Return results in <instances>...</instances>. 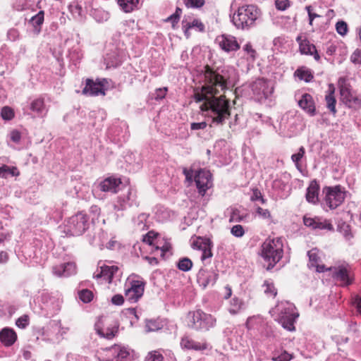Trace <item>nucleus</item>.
I'll use <instances>...</instances> for the list:
<instances>
[{"instance_id":"f257e3e1","label":"nucleus","mask_w":361,"mask_h":361,"mask_svg":"<svg viewBox=\"0 0 361 361\" xmlns=\"http://www.w3.org/2000/svg\"><path fill=\"white\" fill-rule=\"evenodd\" d=\"M204 82L201 91L195 92V98L197 102L204 101L200 109L205 112L206 116L212 118V123L222 125L231 115L229 101L226 99L224 95H216L227 89L226 80L207 66Z\"/></svg>"},{"instance_id":"f03ea898","label":"nucleus","mask_w":361,"mask_h":361,"mask_svg":"<svg viewBox=\"0 0 361 361\" xmlns=\"http://www.w3.org/2000/svg\"><path fill=\"white\" fill-rule=\"evenodd\" d=\"M261 14L257 6L253 4L243 5L233 13L231 21L237 29L247 30L255 25Z\"/></svg>"},{"instance_id":"7ed1b4c3","label":"nucleus","mask_w":361,"mask_h":361,"mask_svg":"<svg viewBox=\"0 0 361 361\" xmlns=\"http://www.w3.org/2000/svg\"><path fill=\"white\" fill-rule=\"evenodd\" d=\"M283 243L280 238L267 239L261 246V256L269 263L267 269L273 268L283 257Z\"/></svg>"},{"instance_id":"20e7f679","label":"nucleus","mask_w":361,"mask_h":361,"mask_svg":"<svg viewBox=\"0 0 361 361\" xmlns=\"http://www.w3.org/2000/svg\"><path fill=\"white\" fill-rule=\"evenodd\" d=\"M293 304L285 301L276 305L274 311L278 314V321L282 326L288 331L295 330L294 323L298 314L295 312Z\"/></svg>"},{"instance_id":"39448f33","label":"nucleus","mask_w":361,"mask_h":361,"mask_svg":"<svg viewBox=\"0 0 361 361\" xmlns=\"http://www.w3.org/2000/svg\"><path fill=\"white\" fill-rule=\"evenodd\" d=\"M88 226L87 216L82 212H78L68 218L61 229L66 235L77 236L82 235Z\"/></svg>"},{"instance_id":"423d86ee","label":"nucleus","mask_w":361,"mask_h":361,"mask_svg":"<svg viewBox=\"0 0 361 361\" xmlns=\"http://www.w3.org/2000/svg\"><path fill=\"white\" fill-rule=\"evenodd\" d=\"M188 325L195 330L208 331L216 324V319L201 310L190 312L188 314Z\"/></svg>"},{"instance_id":"0eeeda50","label":"nucleus","mask_w":361,"mask_h":361,"mask_svg":"<svg viewBox=\"0 0 361 361\" xmlns=\"http://www.w3.org/2000/svg\"><path fill=\"white\" fill-rule=\"evenodd\" d=\"M341 99L343 104L350 108L361 107V100L353 93L349 80L347 78H340L338 81Z\"/></svg>"},{"instance_id":"6e6552de","label":"nucleus","mask_w":361,"mask_h":361,"mask_svg":"<svg viewBox=\"0 0 361 361\" xmlns=\"http://www.w3.org/2000/svg\"><path fill=\"white\" fill-rule=\"evenodd\" d=\"M129 355L130 352L127 348L114 345L98 350L96 357L98 361H123Z\"/></svg>"},{"instance_id":"1a4fd4ad","label":"nucleus","mask_w":361,"mask_h":361,"mask_svg":"<svg viewBox=\"0 0 361 361\" xmlns=\"http://www.w3.org/2000/svg\"><path fill=\"white\" fill-rule=\"evenodd\" d=\"M119 276V269L117 266L114 265H102L97 268V271L93 274V278L95 279L99 283L104 282L110 283L114 278Z\"/></svg>"},{"instance_id":"9d476101","label":"nucleus","mask_w":361,"mask_h":361,"mask_svg":"<svg viewBox=\"0 0 361 361\" xmlns=\"http://www.w3.org/2000/svg\"><path fill=\"white\" fill-rule=\"evenodd\" d=\"M145 282L143 280H131L125 290V298L130 302H136L142 296Z\"/></svg>"},{"instance_id":"9b49d317","label":"nucleus","mask_w":361,"mask_h":361,"mask_svg":"<svg viewBox=\"0 0 361 361\" xmlns=\"http://www.w3.org/2000/svg\"><path fill=\"white\" fill-rule=\"evenodd\" d=\"M325 270H328L332 276L343 286H348L351 283L349 271L346 267L341 266L326 269L324 265L317 264V272H324Z\"/></svg>"},{"instance_id":"f8f14e48","label":"nucleus","mask_w":361,"mask_h":361,"mask_svg":"<svg viewBox=\"0 0 361 361\" xmlns=\"http://www.w3.org/2000/svg\"><path fill=\"white\" fill-rule=\"evenodd\" d=\"M345 199V192L341 186L327 188L325 202L330 209H335L339 206Z\"/></svg>"},{"instance_id":"ddd939ff","label":"nucleus","mask_w":361,"mask_h":361,"mask_svg":"<svg viewBox=\"0 0 361 361\" xmlns=\"http://www.w3.org/2000/svg\"><path fill=\"white\" fill-rule=\"evenodd\" d=\"M216 42L219 47L226 53L236 51L240 47L236 37L231 35H221L218 36L216 39Z\"/></svg>"},{"instance_id":"4468645a","label":"nucleus","mask_w":361,"mask_h":361,"mask_svg":"<svg viewBox=\"0 0 361 361\" xmlns=\"http://www.w3.org/2000/svg\"><path fill=\"white\" fill-rule=\"evenodd\" d=\"M195 181L202 195L212 185V175L209 171L204 169L198 171L195 176Z\"/></svg>"},{"instance_id":"2eb2a0df","label":"nucleus","mask_w":361,"mask_h":361,"mask_svg":"<svg viewBox=\"0 0 361 361\" xmlns=\"http://www.w3.org/2000/svg\"><path fill=\"white\" fill-rule=\"evenodd\" d=\"M252 90L258 99L267 98L273 92V87L264 78H259L255 81L252 85Z\"/></svg>"},{"instance_id":"dca6fc26","label":"nucleus","mask_w":361,"mask_h":361,"mask_svg":"<svg viewBox=\"0 0 361 361\" xmlns=\"http://www.w3.org/2000/svg\"><path fill=\"white\" fill-rule=\"evenodd\" d=\"M218 278V274L213 270L200 269L197 274V281L201 286L206 288L213 286Z\"/></svg>"},{"instance_id":"f3484780","label":"nucleus","mask_w":361,"mask_h":361,"mask_svg":"<svg viewBox=\"0 0 361 361\" xmlns=\"http://www.w3.org/2000/svg\"><path fill=\"white\" fill-rule=\"evenodd\" d=\"M52 272L57 277H68L76 273V266L73 262L61 264L54 266Z\"/></svg>"},{"instance_id":"a211bd4d","label":"nucleus","mask_w":361,"mask_h":361,"mask_svg":"<svg viewBox=\"0 0 361 361\" xmlns=\"http://www.w3.org/2000/svg\"><path fill=\"white\" fill-rule=\"evenodd\" d=\"M121 184V179L109 177L100 182L97 187L101 191L116 193Z\"/></svg>"},{"instance_id":"6ab92c4d","label":"nucleus","mask_w":361,"mask_h":361,"mask_svg":"<svg viewBox=\"0 0 361 361\" xmlns=\"http://www.w3.org/2000/svg\"><path fill=\"white\" fill-rule=\"evenodd\" d=\"M82 93L88 96H97L99 94H105L103 85L99 82H94L92 80L87 79L86 84L82 90Z\"/></svg>"},{"instance_id":"aec40b11","label":"nucleus","mask_w":361,"mask_h":361,"mask_svg":"<svg viewBox=\"0 0 361 361\" xmlns=\"http://www.w3.org/2000/svg\"><path fill=\"white\" fill-rule=\"evenodd\" d=\"M16 339L17 334L11 328L5 327L0 331V341L5 346L12 345Z\"/></svg>"},{"instance_id":"412c9836","label":"nucleus","mask_w":361,"mask_h":361,"mask_svg":"<svg viewBox=\"0 0 361 361\" xmlns=\"http://www.w3.org/2000/svg\"><path fill=\"white\" fill-rule=\"evenodd\" d=\"M297 41L299 43L300 51L302 54H310L314 56V58L316 59V47L310 44L308 40H307L305 37L299 36L297 37Z\"/></svg>"},{"instance_id":"4be33fe9","label":"nucleus","mask_w":361,"mask_h":361,"mask_svg":"<svg viewBox=\"0 0 361 361\" xmlns=\"http://www.w3.org/2000/svg\"><path fill=\"white\" fill-rule=\"evenodd\" d=\"M180 345L183 348L194 350H202L207 348L206 343L197 342L188 336L182 338Z\"/></svg>"},{"instance_id":"5701e85b","label":"nucleus","mask_w":361,"mask_h":361,"mask_svg":"<svg viewBox=\"0 0 361 361\" xmlns=\"http://www.w3.org/2000/svg\"><path fill=\"white\" fill-rule=\"evenodd\" d=\"M299 106L310 115L313 116L315 111L314 102L309 94H304L298 102Z\"/></svg>"},{"instance_id":"b1692460","label":"nucleus","mask_w":361,"mask_h":361,"mask_svg":"<svg viewBox=\"0 0 361 361\" xmlns=\"http://www.w3.org/2000/svg\"><path fill=\"white\" fill-rule=\"evenodd\" d=\"M30 109L39 117H44L48 111V109L44 104V99L42 98H37L32 101Z\"/></svg>"},{"instance_id":"393cba45","label":"nucleus","mask_w":361,"mask_h":361,"mask_svg":"<svg viewBox=\"0 0 361 361\" xmlns=\"http://www.w3.org/2000/svg\"><path fill=\"white\" fill-rule=\"evenodd\" d=\"M244 308V302L241 300L235 297L232 298V300L230 301V304L228 307V311L229 312L230 314L235 315L238 314Z\"/></svg>"},{"instance_id":"a878e982","label":"nucleus","mask_w":361,"mask_h":361,"mask_svg":"<svg viewBox=\"0 0 361 361\" xmlns=\"http://www.w3.org/2000/svg\"><path fill=\"white\" fill-rule=\"evenodd\" d=\"M118 3L124 12L129 13L137 7L139 0H118Z\"/></svg>"},{"instance_id":"bb28decb","label":"nucleus","mask_w":361,"mask_h":361,"mask_svg":"<svg viewBox=\"0 0 361 361\" xmlns=\"http://www.w3.org/2000/svg\"><path fill=\"white\" fill-rule=\"evenodd\" d=\"M183 27L185 28V34L188 37L189 29H195L197 31L202 32L204 29V24L198 19H193L192 22H183Z\"/></svg>"},{"instance_id":"cd10ccee","label":"nucleus","mask_w":361,"mask_h":361,"mask_svg":"<svg viewBox=\"0 0 361 361\" xmlns=\"http://www.w3.org/2000/svg\"><path fill=\"white\" fill-rule=\"evenodd\" d=\"M294 75L295 77H298L299 80H304L305 82H310L311 80L313 79L312 73L308 68L305 67H300L298 68L295 71Z\"/></svg>"},{"instance_id":"c85d7f7f","label":"nucleus","mask_w":361,"mask_h":361,"mask_svg":"<svg viewBox=\"0 0 361 361\" xmlns=\"http://www.w3.org/2000/svg\"><path fill=\"white\" fill-rule=\"evenodd\" d=\"M19 175V171H18L16 167H10L6 165H3L0 167V177L3 178H6L9 176H18Z\"/></svg>"},{"instance_id":"c756f323","label":"nucleus","mask_w":361,"mask_h":361,"mask_svg":"<svg viewBox=\"0 0 361 361\" xmlns=\"http://www.w3.org/2000/svg\"><path fill=\"white\" fill-rule=\"evenodd\" d=\"M334 90H331L330 92L326 95L325 100L326 103V107L329 109V111L335 114L336 113V100L334 96Z\"/></svg>"},{"instance_id":"7c9ffc66","label":"nucleus","mask_w":361,"mask_h":361,"mask_svg":"<svg viewBox=\"0 0 361 361\" xmlns=\"http://www.w3.org/2000/svg\"><path fill=\"white\" fill-rule=\"evenodd\" d=\"M316 197V180H313L307 189L306 200L308 202L315 204L314 198Z\"/></svg>"},{"instance_id":"2f4dec72","label":"nucleus","mask_w":361,"mask_h":361,"mask_svg":"<svg viewBox=\"0 0 361 361\" xmlns=\"http://www.w3.org/2000/svg\"><path fill=\"white\" fill-rule=\"evenodd\" d=\"M243 51L244 53L243 56L247 60L254 61L255 59L256 51L253 49L250 42H247L243 46Z\"/></svg>"},{"instance_id":"473e14b6","label":"nucleus","mask_w":361,"mask_h":361,"mask_svg":"<svg viewBox=\"0 0 361 361\" xmlns=\"http://www.w3.org/2000/svg\"><path fill=\"white\" fill-rule=\"evenodd\" d=\"M97 331L98 334L102 337L106 338L107 339H111L118 332V326H115L111 328H107L106 332H104L101 329H97Z\"/></svg>"},{"instance_id":"72a5a7b5","label":"nucleus","mask_w":361,"mask_h":361,"mask_svg":"<svg viewBox=\"0 0 361 361\" xmlns=\"http://www.w3.org/2000/svg\"><path fill=\"white\" fill-rule=\"evenodd\" d=\"M177 267L183 271H188L192 267V262L189 258L184 257L178 261Z\"/></svg>"},{"instance_id":"f704fd0d","label":"nucleus","mask_w":361,"mask_h":361,"mask_svg":"<svg viewBox=\"0 0 361 361\" xmlns=\"http://www.w3.org/2000/svg\"><path fill=\"white\" fill-rule=\"evenodd\" d=\"M307 256L309 258V261L307 262V267L312 270L313 271H316V250L312 249L307 252Z\"/></svg>"},{"instance_id":"c9c22d12","label":"nucleus","mask_w":361,"mask_h":361,"mask_svg":"<svg viewBox=\"0 0 361 361\" xmlns=\"http://www.w3.org/2000/svg\"><path fill=\"white\" fill-rule=\"evenodd\" d=\"M317 229L334 231V226L329 220L317 217Z\"/></svg>"},{"instance_id":"e433bc0d","label":"nucleus","mask_w":361,"mask_h":361,"mask_svg":"<svg viewBox=\"0 0 361 361\" xmlns=\"http://www.w3.org/2000/svg\"><path fill=\"white\" fill-rule=\"evenodd\" d=\"M79 298L85 303L90 302L93 298V293L87 289H83L78 293Z\"/></svg>"},{"instance_id":"4c0bfd02","label":"nucleus","mask_w":361,"mask_h":361,"mask_svg":"<svg viewBox=\"0 0 361 361\" xmlns=\"http://www.w3.org/2000/svg\"><path fill=\"white\" fill-rule=\"evenodd\" d=\"M161 328V324L156 320H149L146 322L145 329L147 332L155 331Z\"/></svg>"},{"instance_id":"58836bf2","label":"nucleus","mask_w":361,"mask_h":361,"mask_svg":"<svg viewBox=\"0 0 361 361\" xmlns=\"http://www.w3.org/2000/svg\"><path fill=\"white\" fill-rule=\"evenodd\" d=\"M145 361H164V357L158 351H152L147 354Z\"/></svg>"},{"instance_id":"ea45409f","label":"nucleus","mask_w":361,"mask_h":361,"mask_svg":"<svg viewBox=\"0 0 361 361\" xmlns=\"http://www.w3.org/2000/svg\"><path fill=\"white\" fill-rule=\"evenodd\" d=\"M305 154V149L303 147H301L300 149H299V151L295 153V154H293L292 156H291V159L292 161L295 163L296 167L298 169L300 170V164H299V161H300V159L302 158L303 155Z\"/></svg>"},{"instance_id":"a19ab883","label":"nucleus","mask_w":361,"mask_h":361,"mask_svg":"<svg viewBox=\"0 0 361 361\" xmlns=\"http://www.w3.org/2000/svg\"><path fill=\"white\" fill-rule=\"evenodd\" d=\"M339 231L343 235V236L349 240L353 237L350 226L345 223L338 226Z\"/></svg>"},{"instance_id":"79ce46f5","label":"nucleus","mask_w":361,"mask_h":361,"mask_svg":"<svg viewBox=\"0 0 361 361\" xmlns=\"http://www.w3.org/2000/svg\"><path fill=\"white\" fill-rule=\"evenodd\" d=\"M264 286L265 287L264 293L272 297H275L276 295L277 291L272 283L265 281L264 283Z\"/></svg>"},{"instance_id":"37998d69","label":"nucleus","mask_w":361,"mask_h":361,"mask_svg":"<svg viewBox=\"0 0 361 361\" xmlns=\"http://www.w3.org/2000/svg\"><path fill=\"white\" fill-rule=\"evenodd\" d=\"M336 30L339 35H345L348 32L347 23L343 20L338 21L336 25Z\"/></svg>"},{"instance_id":"c03bdc74","label":"nucleus","mask_w":361,"mask_h":361,"mask_svg":"<svg viewBox=\"0 0 361 361\" xmlns=\"http://www.w3.org/2000/svg\"><path fill=\"white\" fill-rule=\"evenodd\" d=\"M147 216L145 214H140L135 221V225L139 230H144L146 227L145 221L147 220Z\"/></svg>"},{"instance_id":"a18cd8bd","label":"nucleus","mask_w":361,"mask_h":361,"mask_svg":"<svg viewBox=\"0 0 361 361\" xmlns=\"http://www.w3.org/2000/svg\"><path fill=\"white\" fill-rule=\"evenodd\" d=\"M1 114L4 120H11L14 116L13 111L8 106L3 107Z\"/></svg>"},{"instance_id":"49530a36","label":"nucleus","mask_w":361,"mask_h":361,"mask_svg":"<svg viewBox=\"0 0 361 361\" xmlns=\"http://www.w3.org/2000/svg\"><path fill=\"white\" fill-rule=\"evenodd\" d=\"M231 233L235 237L240 238L244 235L245 231L241 225L238 224L231 228Z\"/></svg>"},{"instance_id":"de8ad7c7","label":"nucleus","mask_w":361,"mask_h":361,"mask_svg":"<svg viewBox=\"0 0 361 361\" xmlns=\"http://www.w3.org/2000/svg\"><path fill=\"white\" fill-rule=\"evenodd\" d=\"M350 61L355 65H361V50L357 49L350 56Z\"/></svg>"},{"instance_id":"09e8293b","label":"nucleus","mask_w":361,"mask_h":361,"mask_svg":"<svg viewBox=\"0 0 361 361\" xmlns=\"http://www.w3.org/2000/svg\"><path fill=\"white\" fill-rule=\"evenodd\" d=\"M303 224L306 227L310 228L312 230L316 228V221L314 218L310 217L307 214L303 216Z\"/></svg>"},{"instance_id":"8fccbe9b","label":"nucleus","mask_w":361,"mask_h":361,"mask_svg":"<svg viewBox=\"0 0 361 361\" xmlns=\"http://www.w3.org/2000/svg\"><path fill=\"white\" fill-rule=\"evenodd\" d=\"M293 358L292 355L284 350L281 355L278 356H273L271 360L273 361H290Z\"/></svg>"},{"instance_id":"3c124183","label":"nucleus","mask_w":361,"mask_h":361,"mask_svg":"<svg viewBox=\"0 0 361 361\" xmlns=\"http://www.w3.org/2000/svg\"><path fill=\"white\" fill-rule=\"evenodd\" d=\"M16 324L19 328L25 329L29 324V317L23 315L16 320Z\"/></svg>"},{"instance_id":"603ef678","label":"nucleus","mask_w":361,"mask_h":361,"mask_svg":"<svg viewBox=\"0 0 361 361\" xmlns=\"http://www.w3.org/2000/svg\"><path fill=\"white\" fill-rule=\"evenodd\" d=\"M187 7L200 8L204 5V0H184Z\"/></svg>"},{"instance_id":"864d4df0","label":"nucleus","mask_w":361,"mask_h":361,"mask_svg":"<svg viewBox=\"0 0 361 361\" xmlns=\"http://www.w3.org/2000/svg\"><path fill=\"white\" fill-rule=\"evenodd\" d=\"M275 6L278 10L285 11L290 6L289 0H276Z\"/></svg>"},{"instance_id":"5fc2aeb1","label":"nucleus","mask_w":361,"mask_h":361,"mask_svg":"<svg viewBox=\"0 0 361 361\" xmlns=\"http://www.w3.org/2000/svg\"><path fill=\"white\" fill-rule=\"evenodd\" d=\"M31 21L35 25H42L44 21V11H39L37 15L32 18Z\"/></svg>"},{"instance_id":"6e6d98bb","label":"nucleus","mask_w":361,"mask_h":361,"mask_svg":"<svg viewBox=\"0 0 361 361\" xmlns=\"http://www.w3.org/2000/svg\"><path fill=\"white\" fill-rule=\"evenodd\" d=\"M257 214L264 219H270L271 218V213L268 209L259 207L257 209Z\"/></svg>"},{"instance_id":"4d7b16f0","label":"nucleus","mask_w":361,"mask_h":361,"mask_svg":"<svg viewBox=\"0 0 361 361\" xmlns=\"http://www.w3.org/2000/svg\"><path fill=\"white\" fill-rule=\"evenodd\" d=\"M181 13V9L179 8H176V13L170 16L167 19L166 21L171 22L173 25L175 23H177L178 21L180 15Z\"/></svg>"},{"instance_id":"13d9d810","label":"nucleus","mask_w":361,"mask_h":361,"mask_svg":"<svg viewBox=\"0 0 361 361\" xmlns=\"http://www.w3.org/2000/svg\"><path fill=\"white\" fill-rule=\"evenodd\" d=\"M166 92H167L166 87L157 89L155 92L154 99L158 100V99H161L164 98L166 96Z\"/></svg>"},{"instance_id":"bf43d9fd","label":"nucleus","mask_w":361,"mask_h":361,"mask_svg":"<svg viewBox=\"0 0 361 361\" xmlns=\"http://www.w3.org/2000/svg\"><path fill=\"white\" fill-rule=\"evenodd\" d=\"M124 298L123 295L117 294L112 297L111 302L116 305H121L123 303Z\"/></svg>"},{"instance_id":"052dcab7","label":"nucleus","mask_w":361,"mask_h":361,"mask_svg":"<svg viewBox=\"0 0 361 361\" xmlns=\"http://www.w3.org/2000/svg\"><path fill=\"white\" fill-rule=\"evenodd\" d=\"M157 234L154 231H149L144 237L143 241L152 245L153 243V239L156 237Z\"/></svg>"},{"instance_id":"680f3d73","label":"nucleus","mask_w":361,"mask_h":361,"mask_svg":"<svg viewBox=\"0 0 361 361\" xmlns=\"http://www.w3.org/2000/svg\"><path fill=\"white\" fill-rule=\"evenodd\" d=\"M201 250H202V255L201 256L202 260H204L205 259L212 257V252L209 249L207 248L206 244H204V247Z\"/></svg>"},{"instance_id":"e2e57ef3","label":"nucleus","mask_w":361,"mask_h":361,"mask_svg":"<svg viewBox=\"0 0 361 361\" xmlns=\"http://www.w3.org/2000/svg\"><path fill=\"white\" fill-rule=\"evenodd\" d=\"M11 140L14 142H18L20 140L21 135L18 130H13L10 134Z\"/></svg>"},{"instance_id":"0e129e2a","label":"nucleus","mask_w":361,"mask_h":361,"mask_svg":"<svg viewBox=\"0 0 361 361\" xmlns=\"http://www.w3.org/2000/svg\"><path fill=\"white\" fill-rule=\"evenodd\" d=\"M207 126L206 122H200V123H191V129L192 130H200L204 129Z\"/></svg>"},{"instance_id":"69168bd1","label":"nucleus","mask_w":361,"mask_h":361,"mask_svg":"<svg viewBox=\"0 0 361 361\" xmlns=\"http://www.w3.org/2000/svg\"><path fill=\"white\" fill-rule=\"evenodd\" d=\"M204 243H203L202 239V238H199V239H197L196 240H195L192 243V247L194 249L202 250L204 247Z\"/></svg>"},{"instance_id":"338daca9","label":"nucleus","mask_w":361,"mask_h":361,"mask_svg":"<svg viewBox=\"0 0 361 361\" xmlns=\"http://www.w3.org/2000/svg\"><path fill=\"white\" fill-rule=\"evenodd\" d=\"M183 174L185 176V179L188 182L192 181L193 172L191 170H188L187 169H183Z\"/></svg>"},{"instance_id":"774afa93","label":"nucleus","mask_w":361,"mask_h":361,"mask_svg":"<svg viewBox=\"0 0 361 361\" xmlns=\"http://www.w3.org/2000/svg\"><path fill=\"white\" fill-rule=\"evenodd\" d=\"M355 304L357 312L361 314V296H357L355 300Z\"/></svg>"}]
</instances>
